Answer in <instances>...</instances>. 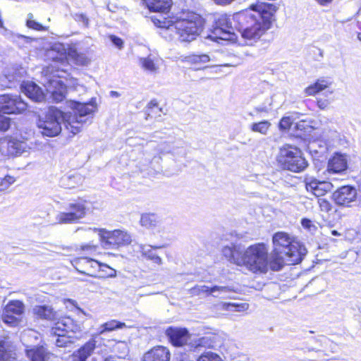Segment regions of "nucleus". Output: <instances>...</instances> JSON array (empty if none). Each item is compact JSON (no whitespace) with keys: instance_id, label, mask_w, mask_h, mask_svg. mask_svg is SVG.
I'll return each instance as SVG.
<instances>
[{"instance_id":"1","label":"nucleus","mask_w":361,"mask_h":361,"mask_svg":"<svg viewBox=\"0 0 361 361\" xmlns=\"http://www.w3.org/2000/svg\"><path fill=\"white\" fill-rule=\"evenodd\" d=\"M277 9L273 4H252L249 10L236 13L233 16L221 15L210 34L204 38L218 43L220 40L235 41L236 30L247 44H252L271 27Z\"/></svg>"},{"instance_id":"2","label":"nucleus","mask_w":361,"mask_h":361,"mask_svg":"<svg viewBox=\"0 0 361 361\" xmlns=\"http://www.w3.org/2000/svg\"><path fill=\"white\" fill-rule=\"evenodd\" d=\"M73 106V114H64L56 107L48 109L44 116H39L37 127L43 136L55 137L61 130V124L73 135L80 131L82 124L86 123L96 109L93 102H74Z\"/></svg>"},{"instance_id":"3","label":"nucleus","mask_w":361,"mask_h":361,"mask_svg":"<svg viewBox=\"0 0 361 361\" xmlns=\"http://www.w3.org/2000/svg\"><path fill=\"white\" fill-rule=\"evenodd\" d=\"M154 24L159 27L175 31L180 42H190L194 40L202 32L204 20L201 16L195 14L188 18L178 19L174 22L164 19L152 18Z\"/></svg>"},{"instance_id":"4","label":"nucleus","mask_w":361,"mask_h":361,"mask_svg":"<svg viewBox=\"0 0 361 361\" xmlns=\"http://www.w3.org/2000/svg\"><path fill=\"white\" fill-rule=\"evenodd\" d=\"M98 232L101 245L104 249L118 248L128 245L132 242V236L126 230L116 229L108 231L106 228H78L75 230L76 233H83L87 235L92 233Z\"/></svg>"},{"instance_id":"5","label":"nucleus","mask_w":361,"mask_h":361,"mask_svg":"<svg viewBox=\"0 0 361 361\" xmlns=\"http://www.w3.org/2000/svg\"><path fill=\"white\" fill-rule=\"evenodd\" d=\"M240 266L246 267L253 273H266L268 269V249L264 243H257L243 249Z\"/></svg>"},{"instance_id":"6","label":"nucleus","mask_w":361,"mask_h":361,"mask_svg":"<svg viewBox=\"0 0 361 361\" xmlns=\"http://www.w3.org/2000/svg\"><path fill=\"white\" fill-rule=\"evenodd\" d=\"M273 243L276 252L283 253L290 257L289 263L298 264L306 255L305 247L292 239L286 233L278 232L273 236Z\"/></svg>"},{"instance_id":"7","label":"nucleus","mask_w":361,"mask_h":361,"mask_svg":"<svg viewBox=\"0 0 361 361\" xmlns=\"http://www.w3.org/2000/svg\"><path fill=\"white\" fill-rule=\"evenodd\" d=\"M82 331L81 324L74 321L70 317L60 318L50 329V334L56 337L55 344L57 347H66L73 343V338L70 334H75Z\"/></svg>"},{"instance_id":"8","label":"nucleus","mask_w":361,"mask_h":361,"mask_svg":"<svg viewBox=\"0 0 361 361\" xmlns=\"http://www.w3.org/2000/svg\"><path fill=\"white\" fill-rule=\"evenodd\" d=\"M278 161L284 169L298 173L307 166V161L302 156L301 151L291 145H284L279 151Z\"/></svg>"},{"instance_id":"9","label":"nucleus","mask_w":361,"mask_h":361,"mask_svg":"<svg viewBox=\"0 0 361 361\" xmlns=\"http://www.w3.org/2000/svg\"><path fill=\"white\" fill-rule=\"evenodd\" d=\"M308 353L314 354V361L326 360V357L331 353H335L337 345L325 336H319L317 338L310 340L305 347Z\"/></svg>"},{"instance_id":"10","label":"nucleus","mask_w":361,"mask_h":361,"mask_svg":"<svg viewBox=\"0 0 361 361\" xmlns=\"http://www.w3.org/2000/svg\"><path fill=\"white\" fill-rule=\"evenodd\" d=\"M68 212H60L56 216L59 224H74L85 217L86 214V201L78 200L68 204Z\"/></svg>"},{"instance_id":"11","label":"nucleus","mask_w":361,"mask_h":361,"mask_svg":"<svg viewBox=\"0 0 361 361\" xmlns=\"http://www.w3.org/2000/svg\"><path fill=\"white\" fill-rule=\"evenodd\" d=\"M27 108V104L19 95H0V112L6 114H21Z\"/></svg>"},{"instance_id":"12","label":"nucleus","mask_w":361,"mask_h":361,"mask_svg":"<svg viewBox=\"0 0 361 361\" xmlns=\"http://www.w3.org/2000/svg\"><path fill=\"white\" fill-rule=\"evenodd\" d=\"M27 143L19 140L4 137L0 140V152L4 156H18L26 152Z\"/></svg>"},{"instance_id":"13","label":"nucleus","mask_w":361,"mask_h":361,"mask_svg":"<svg viewBox=\"0 0 361 361\" xmlns=\"http://www.w3.org/2000/svg\"><path fill=\"white\" fill-rule=\"evenodd\" d=\"M332 198L338 205L350 207L357 199V190L350 185L340 187L333 193Z\"/></svg>"},{"instance_id":"14","label":"nucleus","mask_w":361,"mask_h":361,"mask_svg":"<svg viewBox=\"0 0 361 361\" xmlns=\"http://www.w3.org/2000/svg\"><path fill=\"white\" fill-rule=\"evenodd\" d=\"M44 85L47 93L51 94L55 102H60L63 100L66 87L61 80L54 77L45 78Z\"/></svg>"},{"instance_id":"15","label":"nucleus","mask_w":361,"mask_h":361,"mask_svg":"<svg viewBox=\"0 0 361 361\" xmlns=\"http://www.w3.org/2000/svg\"><path fill=\"white\" fill-rule=\"evenodd\" d=\"M166 334L171 343L175 346L188 345L192 341L191 336L186 329L170 327L166 330Z\"/></svg>"},{"instance_id":"16","label":"nucleus","mask_w":361,"mask_h":361,"mask_svg":"<svg viewBox=\"0 0 361 361\" xmlns=\"http://www.w3.org/2000/svg\"><path fill=\"white\" fill-rule=\"evenodd\" d=\"M305 183L307 190L311 192L316 197L324 195L333 188L331 183L329 181H319L312 177L306 178Z\"/></svg>"},{"instance_id":"17","label":"nucleus","mask_w":361,"mask_h":361,"mask_svg":"<svg viewBox=\"0 0 361 361\" xmlns=\"http://www.w3.org/2000/svg\"><path fill=\"white\" fill-rule=\"evenodd\" d=\"M170 350L164 346H157L145 353L142 361H170Z\"/></svg>"},{"instance_id":"18","label":"nucleus","mask_w":361,"mask_h":361,"mask_svg":"<svg viewBox=\"0 0 361 361\" xmlns=\"http://www.w3.org/2000/svg\"><path fill=\"white\" fill-rule=\"evenodd\" d=\"M243 251V247L241 245L231 243V245H226L222 248V255L231 263L240 266V263H243L241 259Z\"/></svg>"},{"instance_id":"19","label":"nucleus","mask_w":361,"mask_h":361,"mask_svg":"<svg viewBox=\"0 0 361 361\" xmlns=\"http://www.w3.org/2000/svg\"><path fill=\"white\" fill-rule=\"evenodd\" d=\"M346 157L341 154H335L327 164L326 171L330 174H340L347 169Z\"/></svg>"},{"instance_id":"20","label":"nucleus","mask_w":361,"mask_h":361,"mask_svg":"<svg viewBox=\"0 0 361 361\" xmlns=\"http://www.w3.org/2000/svg\"><path fill=\"white\" fill-rule=\"evenodd\" d=\"M21 90L27 97L35 102H41L45 97L42 89L33 82H23L21 85Z\"/></svg>"},{"instance_id":"21","label":"nucleus","mask_w":361,"mask_h":361,"mask_svg":"<svg viewBox=\"0 0 361 361\" xmlns=\"http://www.w3.org/2000/svg\"><path fill=\"white\" fill-rule=\"evenodd\" d=\"M32 313L37 318L51 322L59 321L57 312L51 306L47 305H35L32 308Z\"/></svg>"},{"instance_id":"22","label":"nucleus","mask_w":361,"mask_h":361,"mask_svg":"<svg viewBox=\"0 0 361 361\" xmlns=\"http://www.w3.org/2000/svg\"><path fill=\"white\" fill-rule=\"evenodd\" d=\"M20 73L16 68H6L0 76V85L4 88H11L16 81H20Z\"/></svg>"},{"instance_id":"23","label":"nucleus","mask_w":361,"mask_h":361,"mask_svg":"<svg viewBox=\"0 0 361 361\" xmlns=\"http://www.w3.org/2000/svg\"><path fill=\"white\" fill-rule=\"evenodd\" d=\"M15 347L9 338H0V361H13L15 360Z\"/></svg>"},{"instance_id":"24","label":"nucleus","mask_w":361,"mask_h":361,"mask_svg":"<svg viewBox=\"0 0 361 361\" xmlns=\"http://www.w3.org/2000/svg\"><path fill=\"white\" fill-rule=\"evenodd\" d=\"M151 148L154 149L155 152L152 154H149L147 151L144 153L145 156V165L152 164L154 160H159L161 157H157V154L169 153L171 152V147L166 142L159 144L152 143Z\"/></svg>"},{"instance_id":"25","label":"nucleus","mask_w":361,"mask_h":361,"mask_svg":"<svg viewBox=\"0 0 361 361\" xmlns=\"http://www.w3.org/2000/svg\"><path fill=\"white\" fill-rule=\"evenodd\" d=\"M85 180L84 176L78 173L66 174L60 179V185L66 189H73L81 185Z\"/></svg>"},{"instance_id":"26","label":"nucleus","mask_w":361,"mask_h":361,"mask_svg":"<svg viewBox=\"0 0 361 361\" xmlns=\"http://www.w3.org/2000/svg\"><path fill=\"white\" fill-rule=\"evenodd\" d=\"M97 341L94 338H92L88 341L85 344L80 347L76 352L73 355V360H78V361H86L94 350L96 348Z\"/></svg>"},{"instance_id":"27","label":"nucleus","mask_w":361,"mask_h":361,"mask_svg":"<svg viewBox=\"0 0 361 361\" xmlns=\"http://www.w3.org/2000/svg\"><path fill=\"white\" fill-rule=\"evenodd\" d=\"M145 5L150 11L168 13L172 6L171 0H143Z\"/></svg>"},{"instance_id":"28","label":"nucleus","mask_w":361,"mask_h":361,"mask_svg":"<svg viewBox=\"0 0 361 361\" xmlns=\"http://www.w3.org/2000/svg\"><path fill=\"white\" fill-rule=\"evenodd\" d=\"M288 256H285L283 253L276 252L274 250L271 253L269 262L268 261V266L273 271H279L282 269L285 264L292 265L293 264L289 263Z\"/></svg>"},{"instance_id":"29","label":"nucleus","mask_w":361,"mask_h":361,"mask_svg":"<svg viewBox=\"0 0 361 361\" xmlns=\"http://www.w3.org/2000/svg\"><path fill=\"white\" fill-rule=\"evenodd\" d=\"M161 59L154 54H149L147 57H142L139 62L141 67L150 73H157L159 68Z\"/></svg>"},{"instance_id":"30","label":"nucleus","mask_w":361,"mask_h":361,"mask_svg":"<svg viewBox=\"0 0 361 361\" xmlns=\"http://www.w3.org/2000/svg\"><path fill=\"white\" fill-rule=\"evenodd\" d=\"M216 336L212 334L207 335L203 337L197 338L189 343L190 350L196 349L200 347L207 348H214L216 345Z\"/></svg>"},{"instance_id":"31","label":"nucleus","mask_w":361,"mask_h":361,"mask_svg":"<svg viewBox=\"0 0 361 361\" xmlns=\"http://www.w3.org/2000/svg\"><path fill=\"white\" fill-rule=\"evenodd\" d=\"M140 224L146 228H154L161 222L160 217L154 213H145L141 215Z\"/></svg>"},{"instance_id":"32","label":"nucleus","mask_w":361,"mask_h":361,"mask_svg":"<svg viewBox=\"0 0 361 361\" xmlns=\"http://www.w3.org/2000/svg\"><path fill=\"white\" fill-rule=\"evenodd\" d=\"M139 250L142 253V255L146 259L151 260L153 263L157 265H161L162 264L161 258L157 255L152 246L139 245Z\"/></svg>"},{"instance_id":"33","label":"nucleus","mask_w":361,"mask_h":361,"mask_svg":"<svg viewBox=\"0 0 361 361\" xmlns=\"http://www.w3.org/2000/svg\"><path fill=\"white\" fill-rule=\"evenodd\" d=\"M194 290L207 293L208 294H213L214 297H218V295H214L216 292H219L220 293L226 294L233 291V288L229 286H214L213 287H209L207 286H201L194 288Z\"/></svg>"},{"instance_id":"34","label":"nucleus","mask_w":361,"mask_h":361,"mask_svg":"<svg viewBox=\"0 0 361 361\" xmlns=\"http://www.w3.org/2000/svg\"><path fill=\"white\" fill-rule=\"evenodd\" d=\"M27 355L31 361H47L49 357V353L43 346L27 350Z\"/></svg>"},{"instance_id":"35","label":"nucleus","mask_w":361,"mask_h":361,"mask_svg":"<svg viewBox=\"0 0 361 361\" xmlns=\"http://www.w3.org/2000/svg\"><path fill=\"white\" fill-rule=\"evenodd\" d=\"M331 85L329 80L320 78L318 79L313 85L305 89V93L307 95H314L315 94L325 90Z\"/></svg>"},{"instance_id":"36","label":"nucleus","mask_w":361,"mask_h":361,"mask_svg":"<svg viewBox=\"0 0 361 361\" xmlns=\"http://www.w3.org/2000/svg\"><path fill=\"white\" fill-rule=\"evenodd\" d=\"M24 304L20 300H11L5 307L4 311L20 316L24 312Z\"/></svg>"},{"instance_id":"37","label":"nucleus","mask_w":361,"mask_h":361,"mask_svg":"<svg viewBox=\"0 0 361 361\" xmlns=\"http://www.w3.org/2000/svg\"><path fill=\"white\" fill-rule=\"evenodd\" d=\"M68 54L78 65L86 66L90 63V59L84 54L79 53L74 47L69 48Z\"/></svg>"},{"instance_id":"38","label":"nucleus","mask_w":361,"mask_h":361,"mask_svg":"<svg viewBox=\"0 0 361 361\" xmlns=\"http://www.w3.org/2000/svg\"><path fill=\"white\" fill-rule=\"evenodd\" d=\"M271 126V124L269 121H262L250 124V129L252 132L258 133L261 135H266Z\"/></svg>"},{"instance_id":"39","label":"nucleus","mask_w":361,"mask_h":361,"mask_svg":"<svg viewBox=\"0 0 361 361\" xmlns=\"http://www.w3.org/2000/svg\"><path fill=\"white\" fill-rule=\"evenodd\" d=\"M125 326V323L120 322L116 320H111L103 324L101 326L100 334H103L105 331H111L117 329H121Z\"/></svg>"},{"instance_id":"40","label":"nucleus","mask_w":361,"mask_h":361,"mask_svg":"<svg viewBox=\"0 0 361 361\" xmlns=\"http://www.w3.org/2000/svg\"><path fill=\"white\" fill-rule=\"evenodd\" d=\"M210 61L207 54H192L186 57V61L191 64L206 63Z\"/></svg>"},{"instance_id":"41","label":"nucleus","mask_w":361,"mask_h":361,"mask_svg":"<svg viewBox=\"0 0 361 361\" xmlns=\"http://www.w3.org/2000/svg\"><path fill=\"white\" fill-rule=\"evenodd\" d=\"M16 182L14 176L6 175L4 178L0 177V192L8 190Z\"/></svg>"},{"instance_id":"42","label":"nucleus","mask_w":361,"mask_h":361,"mask_svg":"<svg viewBox=\"0 0 361 361\" xmlns=\"http://www.w3.org/2000/svg\"><path fill=\"white\" fill-rule=\"evenodd\" d=\"M20 316L16 315L11 313H8L6 311H4L2 313V320L4 323L10 325V326H16L18 324L20 319Z\"/></svg>"},{"instance_id":"43","label":"nucleus","mask_w":361,"mask_h":361,"mask_svg":"<svg viewBox=\"0 0 361 361\" xmlns=\"http://www.w3.org/2000/svg\"><path fill=\"white\" fill-rule=\"evenodd\" d=\"M197 361H223V360L218 354L207 352L202 354Z\"/></svg>"},{"instance_id":"44","label":"nucleus","mask_w":361,"mask_h":361,"mask_svg":"<svg viewBox=\"0 0 361 361\" xmlns=\"http://www.w3.org/2000/svg\"><path fill=\"white\" fill-rule=\"evenodd\" d=\"M225 305L226 306V310L228 311L242 312L248 308V304L247 303H228Z\"/></svg>"},{"instance_id":"45","label":"nucleus","mask_w":361,"mask_h":361,"mask_svg":"<svg viewBox=\"0 0 361 361\" xmlns=\"http://www.w3.org/2000/svg\"><path fill=\"white\" fill-rule=\"evenodd\" d=\"M27 26L30 28L36 30H42L44 27L39 23L36 22L33 20V14L29 13L27 15Z\"/></svg>"},{"instance_id":"46","label":"nucleus","mask_w":361,"mask_h":361,"mask_svg":"<svg viewBox=\"0 0 361 361\" xmlns=\"http://www.w3.org/2000/svg\"><path fill=\"white\" fill-rule=\"evenodd\" d=\"M4 114L3 112H0V131L7 130L11 124V119Z\"/></svg>"},{"instance_id":"47","label":"nucleus","mask_w":361,"mask_h":361,"mask_svg":"<svg viewBox=\"0 0 361 361\" xmlns=\"http://www.w3.org/2000/svg\"><path fill=\"white\" fill-rule=\"evenodd\" d=\"M74 19L79 23H81L84 27H87L89 25L88 18L83 13H75Z\"/></svg>"},{"instance_id":"48","label":"nucleus","mask_w":361,"mask_h":361,"mask_svg":"<svg viewBox=\"0 0 361 361\" xmlns=\"http://www.w3.org/2000/svg\"><path fill=\"white\" fill-rule=\"evenodd\" d=\"M292 125V121L290 117H283L279 122V128L281 130H288Z\"/></svg>"},{"instance_id":"49","label":"nucleus","mask_w":361,"mask_h":361,"mask_svg":"<svg viewBox=\"0 0 361 361\" xmlns=\"http://www.w3.org/2000/svg\"><path fill=\"white\" fill-rule=\"evenodd\" d=\"M318 203L322 211L328 212L331 209V204L326 199H319Z\"/></svg>"},{"instance_id":"50","label":"nucleus","mask_w":361,"mask_h":361,"mask_svg":"<svg viewBox=\"0 0 361 361\" xmlns=\"http://www.w3.org/2000/svg\"><path fill=\"white\" fill-rule=\"evenodd\" d=\"M301 224L305 228L307 229L312 233L317 230V226H314L310 219H302L301 221Z\"/></svg>"},{"instance_id":"51","label":"nucleus","mask_w":361,"mask_h":361,"mask_svg":"<svg viewBox=\"0 0 361 361\" xmlns=\"http://www.w3.org/2000/svg\"><path fill=\"white\" fill-rule=\"evenodd\" d=\"M109 39L115 47H116L117 48H118L120 49L123 48V42L121 38H119L115 35H110Z\"/></svg>"},{"instance_id":"52","label":"nucleus","mask_w":361,"mask_h":361,"mask_svg":"<svg viewBox=\"0 0 361 361\" xmlns=\"http://www.w3.org/2000/svg\"><path fill=\"white\" fill-rule=\"evenodd\" d=\"M271 102H269L268 105L262 104L255 107V111L258 113H268L271 110Z\"/></svg>"},{"instance_id":"53","label":"nucleus","mask_w":361,"mask_h":361,"mask_svg":"<svg viewBox=\"0 0 361 361\" xmlns=\"http://www.w3.org/2000/svg\"><path fill=\"white\" fill-rule=\"evenodd\" d=\"M158 106V102H157L156 99H152L151 100L149 104H147V109H148V112H147V116H150L151 114L154 113V108L155 107H157Z\"/></svg>"},{"instance_id":"54","label":"nucleus","mask_w":361,"mask_h":361,"mask_svg":"<svg viewBox=\"0 0 361 361\" xmlns=\"http://www.w3.org/2000/svg\"><path fill=\"white\" fill-rule=\"evenodd\" d=\"M216 4L221 6H226L231 4L235 0H213Z\"/></svg>"},{"instance_id":"55","label":"nucleus","mask_w":361,"mask_h":361,"mask_svg":"<svg viewBox=\"0 0 361 361\" xmlns=\"http://www.w3.org/2000/svg\"><path fill=\"white\" fill-rule=\"evenodd\" d=\"M82 250H85V249H93V250H95L96 249V246H94L92 245H86L85 246H82Z\"/></svg>"},{"instance_id":"56","label":"nucleus","mask_w":361,"mask_h":361,"mask_svg":"<svg viewBox=\"0 0 361 361\" xmlns=\"http://www.w3.org/2000/svg\"><path fill=\"white\" fill-rule=\"evenodd\" d=\"M110 95L113 97H120V94L116 91H111Z\"/></svg>"},{"instance_id":"57","label":"nucleus","mask_w":361,"mask_h":361,"mask_svg":"<svg viewBox=\"0 0 361 361\" xmlns=\"http://www.w3.org/2000/svg\"><path fill=\"white\" fill-rule=\"evenodd\" d=\"M82 260H83V261H85V262H87V263H91V264H92V263H97V262H96V261H93V260H92V259H87V258H84V259H82Z\"/></svg>"},{"instance_id":"58","label":"nucleus","mask_w":361,"mask_h":361,"mask_svg":"<svg viewBox=\"0 0 361 361\" xmlns=\"http://www.w3.org/2000/svg\"><path fill=\"white\" fill-rule=\"evenodd\" d=\"M176 361H192V360H190V359L183 356L180 359H177Z\"/></svg>"},{"instance_id":"59","label":"nucleus","mask_w":361,"mask_h":361,"mask_svg":"<svg viewBox=\"0 0 361 361\" xmlns=\"http://www.w3.org/2000/svg\"><path fill=\"white\" fill-rule=\"evenodd\" d=\"M331 234L335 236H339L341 234L336 230L331 231Z\"/></svg>"},{"instance_id":"60","label":"nucleus","mask_w":361,"mask_h":361,"mask_svg":"<svg viewBox=\"0 0 361 361\" xmlns=\"http://www.w3.org/2000/svg\"><path fill=\"white\" fill-rule=\"evenodd\" d=\"M104 361H116L113 357H108Z\"/></svg>"},{"instance_id":"61","label":"nucleus","mask_w":361,"mask_h":361,"mask_svg":"<svg viewBox=\"0 0 361 361\" xmlns=\"http://www.w3.org/2000/svg\"><path fill=\"white\" fill-rule=\"evenodd\" d=\"M319 106L320 108H324V103L320 101L318 102Z\"/></svg>"},{"instance_id":"62","label":"nucleus","mask_w":361,"mask_h":361,"mask_svg":"<svg viewBox=\"0 0 361 361\" xmlns=\"http://www.w3.org/2000/svg\"><path fill=\"white\" fill-rule=\"evenodd\" d=\"M357 39L361 42V33L357 35Z\"/></svg>"},{"instance_id":"63","label":"nucleus","mask_w":361,"mask_h":361,"mask_svg":"<svg viewBox=\"0 0 361 361\" xmlns=\"http://www.w3.org/2000/svg\"><path fill=\"white\" fill-rule=\"evenodd\" d=\"M1 25H2V21H1V20L0 19V26H1Z\"/></svg>"},{"instance_id":"64","label":"nucleus","mask_w":361,"mask_h":361,"mask_svg":"<svg viewBox=\"0 0 361 361\" xmlns=\"http://www.w3.org/2000/svg\"><path fill=\"white\" fill-rule=\"evenodd\" d=\"M162 111V109L161 108H159V111Z\"/></svg>"}]
</instances>
